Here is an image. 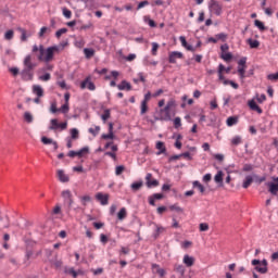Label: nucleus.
<instances>
[{"mask_svg":"<svg viewBox=\"0 0 278 278\" xmlns=\"http://www.w3.org/2000/svg\"><path fill=\"white\" fill-rule=\"evenodd\" d=\"M210 229V225L207 223L200 224V231H207Z\"/></svg>","mask_w":278,"mask_h":278,"instance_id":"nucleus-60","label":"nucleus"},{"mask_svg":"<svg viewBox=\"0 0 278 278\" xmlns=\"http://www.w3.org/2000/svg\"><path fill=\"white\" fill-rule=\"evenodd\" d=\"M149 112V105H147V101H141V112L140 114H147Z\"/></svg>","mask_w":278,"mask_h":278,"instance_id":"nucleus-43","label":"nucleus"},{"mask_svg":"<svg viewBox=\"0 0 278 278\" xmlns=\"http://www.w3.org/2000/svg\"><path fill=\"white\" fill-rule=\"evenodd\" d=\"M68 110H71V108L68 106V103H64L60 109L59 112H61L62 114H68Z\"/></svg>","mask_w":278,"mask_h":278,"instance_id":"nucleus-41","label":"nucleus"},{"mask_svg":"<svg viewBox=\"0 0 278 278\" xmlns=\"http://www.w3.org/2000/svg\"><path fill=\"white\" fill-rule=\"evenodd\" d=\"M252 266H255L254 270L261 275H266V273H268V261L266 258L263 261L257 258L252 260Z\"/></svg>","mask_w":278,"mask_h":278,"instance_id":"nucleus-5","label":"nucleus"},{"mask_svg":"<svg viewBox=\"0 0 278 278\" xmlns=\"http://www.w3.org/2000/svg\"><path fill=\"white\" fill-rule=\"evenodd\" d=\"M177 108V101L175 99H169L164 109L156 111L154 115V121H173L170 113Z\"/></svg>","mask_w":278,"mask_h":278,"instance_id":"nucleus-2","label":"nucleus"},{"mask_svg":"<svg viewBox=\"0 0 278 278\" xmlns=\"http://www.w3.org/2000/svg\"><path fill=\"white\" fill-rule=\"evenodd\" d=\"M84 53H85V56L87 58V60H90V58H92L94 55V50L91 48H85Z\"/></svg>","mask_w":278,"mask_h":278,"instance_id":"nucleus-32","label":"nucleus"},{"mask_svg":"<svg viewBox=\"0 0 278 278\" xmlns=\"http://www.w3.org/2000/svg\"><path fill=\"white\" fill-rule=\"evenodd\" d=\"M258 103H264L266 101V94L262 93L260 97L256 98Z\"/></svg>","mask_w":278,"mask_h":278,"instance_id":"nucleus-62","label":"nucleus"},{"mask_svg":"<svg viewBox=\"0 0 278 278\" xmlns=\"http://www.w3.org/2000/svg\"><path fill=\"white\" fill-rule=\"evenodd\" d=\"M88 153H90V148L88 146L76 151L77 157H84L85 155H88Z\"/></svg>","mask_w":278,"mask_h":278,"instance_id":"nucleus-21","label":"nucleus"},{"mask_svg":"<svg viewBox=\"0 0 278 278\" xmlns=\"http://www.w3.org/2000/svg\"><path fill=\"white\" fill-rule=\"evenodd\" d=\"M66 31H68L67 28H61V29L56 30V33H55L56 38H61L62 34H66Z\"/></svg>","mask_w":278,"mask_h":278,"instance_id":"nucleus-56","label":"nucleus"},{"mask_svg":"<svg viewBox=\"0 0 278 278\" xmlns=\"http://www.w3.org/2000/svg\"><path fill=\"white\" fill-rule=\"evenodd\" d=\"M224 173L223 170L217 172V174L214 177V181L215 184H219V187L223 188L224 184H223V177H224Z\"/></svg>","mask_w":278,"mask_h":278,"instance_id":"nucleus-19","label":"nucleus"},{"mask_svg":"<svg viewBox=\"0 0 278 278\" xmlns=\"http://www.w3.org/2000/svg\"><path fill=\"white\" fill-rule=\"evenodd\" d=\"M232 58H233V54H231V52L222 54V60H225V62H229Z\"/></svg>","mask_w":278,"mask_h":278,"instance_id":"nucleus-49","label":"nucleus"},{"mask_svg":"<svg viewBox=\"0 0 278 278\" xmlns=\"http://www.w3.org/2000/svg\"><path fill=\"white\" fill-rule=\"evenodd\" d=\"M64 273H66V275H72V277H74V278H77V271H75V268L65 267Z\"/></svg>","mask_w":278,"mask_h":278,"instance_id":"nucleus-42","label":"nucleus"},{"mask_svg":"<svg viewBox=\"0 0 278 278\" xmlns=\"http://www.w3.org/2000/svg\"><path fill=\"white\" fill-rule=\"evenodd\" d=\"M88 131L89 134H92L94 138H97V136H99V131H101V127L96 126L94 128H89Z\"/></svg>","mask_w":278,"mask_h":278,"instance_id":"nucleus-37","label":"nucleus"},{"mask_svg":"<svg viewBox=\"0 0 278 278\" xmlns=\"http://www.w3.org/2000/svg\"><path fill=\"white\" fill-rule=\"evenodd\" d=\"M10 227V219L5 217L4 219L0 217V229H8Z\"/></svg>","mask_w":278,"mask_h":278,"instance_id":"nucleus-24","label":"nucleus"},{"mask_svg":"<svg viewBox=\"0 0 278 278\" xmlns=\"http://www.w3.org/2000/svg\"><path fill=\"white\" fill-rule=\"evenodd\" d=\"M151 177H153L152 174H147L146 176L147 188H157V186H160V181H157V179L151 180Z\"/></svg>","mask_w":278,"mask_h":278,"instance_id":"nucleus-10","label":"nucleus"},{"mask_svg":"<svg viewBox=\"0 0 278 278\" xmlns=\"http://www.w3.org/2000/svg\"><path fill=\"white\" fill-rule=\"evenodd\" d=\"M143 65L144 66H157V61H151L149 56H146L143 59Z\"/></svg>","mask_w":278,"mask_h":278,"instance_id":"nucleus-30","label":"nucleus"},{"mask_svg":"<svg viewBox=\"0 0 278 278\" xmlns=\"http://www.w3.org/2000/svg\"><path fill=\"white\" fill-rule=\"evenodd\" d=\"M146 5H149L148 0L139 2L138 7H137V10H142V8H144Z\"/></svg>","mask_w":278,"mask_h":278,"instance_id":"nucleus-61","label":"nucleus"},{"mask_svg":"<svg viewBox=\"0 0 278 278\" xmlns=\"http://www.w3.org/2000/svg\"><path fill=\"white\" fill-rule=\"evenodd\" d=\"M80 88L81 90H86V88H88V90L97 89V87L94 86V83L90 80V77H87L85 80L81 81Z\"/></svg>","mask_w":278,"mask_h":278,"instance_id":"nucleus-9","label":"nucleus"},{"mask_svg":"<svg viewBox=\"0 0 278 278\" xmlns=\"http://www.w3.org/2000/svg\"><path fill=\"white\" fill-rule=\"evenodd\" d=\"M215 38H217V40H222V42H225L227 40V34L219 33L215 36Z\"/></svg>","mask_w":278,"mask_h":278,"instance_id":"nucleus-47","label":"nucleus"},{"mask_svg":"<svg viewBox=\"0 0 278 278\" xmlns=\"http://www.w3.org/2000/svg\"><path fill=\"white\" fill-rule=\"evenodd\" d=\"M4 38H5V40H12L14 38V30H8L4 34Z\"/></svg>","mask_w":278,"mask_h":278,"instance_id":"nucleus-50","label":"nucleus"},{"mask_svg":"<svg viewBox=\"0 0 278 278\" xmlns=\"http://www.w3.org/2000/svg\"><path fill=\"white\" fill-rule=\"evenodd\" d=\"M40 81H49V79H51V74L46 73L42 76H39Z\"/></svg>","mask_w":278,"mask_h":278,"instance_id":"nucleus-57","label":"nucleus"},{"mask_svg":"<svg viewBox=\"0 0 278 278\" xmlns=\"http://www.w3.org/2000/svg\"><path fill=\"white\" fill-rule=\"evenodd\" d=\"M24 68L21 72L24 81H31L34 79V68L37 64L31 62V54H27L23 62Z\"/></svg>","mask_w":278,"mask_h":278,"instance_id":"nucleus-3","label":"nucleus"},{"mask_svg":"<svg viewBox=\"0 0 278 278\" xmlns=\"http://www.w3.org/2000/svg\"><path fill=\"white\" fill-rule=\"evenodd\" d=\"M274 181H276V182H267V186L269 188L270 194H274V197H277V192H278V177L274 178Z\"/></svg>","mask_w":278,"mask_h":278,"instance_id":"nucleus-12","label":"nucleus"},{"mask_svg":"<svg viewBox=\"0 0 278 278\" xmlns=\"http://www.w3.org/2000/svg\"><path fill=\"white\" fill-rule=\"evenodd\" d=\"M81 205H84V207H86L88 205V203H90L92 201V198L90 195H83L79 198Z\"/></svg>","mask_w":278,"mask_h":278,"instance_id":"nucleus-27","label":"nucleus"},{"mask_svg":"<svg viewBox=\"0 0 278 278\" xmlns=\"http://www.w3.org/2000/svg\"><path fill=\"white\" fill-rule=\"evenodd\" d=\"M61 197L63 198V203L65 206V213L68 215L71 214V210L73 207V193L71 192V190H64L61 193Z\"/></svg>","mask_w":278,"mask_h":278,"instance_id":"nucleus-4","label":"nucleus"},{"mask_svg":"<svg viewBox=\"0 0 278 278\" xmlns=\"http://www.w3.org/2000/svg\"><path fill=\"white\" fill-rule=\"evenodd\" d=\"M174 126L176 129H179V127L181 126V117H176L174 119Z\"/></svg>","mask_w":278,"mask_h":278,"instance_id":"nucleus-58","label":"nucleus"},{"mask_svg":"<svg viewBox=\"0 0 278 278\" xmlns=\"http://www.w3.org/2000/svg\"><path fill=\"white\" fill-rule=\"evenodd\" d=\"M175 270L181 277H184V275H186V267L184 265H175Z\"/></svg>","mask_w":278,"mask_h":278,"instance_id":"nucleus-29","label":"nucleus"},{"mask_svg":"<svg viewBox=\"0 0 278 278\" xmlns=\"http://www.w3.org/2000/svg\"><path fill=\"white\" fill-rule=\"evenodd\" d=\"M179 40H180L182 47H185V49H187V51H191L192 53H194V51H197V50L194 49V47L188 45V41L186 40V37L180 36V37H179Z\"/></svg>","mask_w":278,"mask_h":278,"instance_id":"nucleus-15","label":"nucleus"},{"mask_svg":"<svg viewBox=\"0 0 278 278\" xmlns=\"http://www.w3.org/2000/svg\"><path fill=\"white\" fill-rule=\"evenodd\" d=\"M164 231H165V228H164V227H162V226H156V229H155V232H154V235H153V238H154L155 240H157V238H160V235H161V233H164Z\"/></svg>","mask_w":278,"mask_h":278,"instance_id":"nucleus-28","label":"nucleus"},{"mask_svg":"<svg viewBox=\"0 0 278 278\" xmlns=\"http://www.w3.org/2000/svg\"><path fill=\"white\" fill-rule=\"evenodd\" d=\"M241 143H242V137L240 136H236L231 140V144H233V147H238V144H241Z\"/></svg>","mask_w":278,"mask_h":278,"instance_id":"nucleus-40","label":"nucleus"},{"mask_svg":"<svg viewBox=\"0 0 278 278\" xmlns=\"http://www.w3.org/2000/svg\"><path fill=\"white\" fill-rule=\"evenodd\" d=\"M103 140H114V132L103 134L102 135Z\"/></svg>","mask_w":278,"mask_h":278,"instance_id":"nucleus-51","label":"nucleus"},{"mask_svg":"<svg viewBox=\"0 0 278 278\" xmlns=\"http://www.w3.org/2000/svg\"><path fill=\"white\" fill-rule=\"evenodd\" d=\"M184 59V53L179 51H173L169 53L168 62L169 64H177V60Z\"/></svg>","mask_w":278,"mask_h":278,"instance_id":"nucleus-8","label":"nucleus"},{"mask_svg":"<svg viewBox=\"0 0 278 278\" xmlns=\"http://www.w3.org/2000/svg\"><path fill=\"white\" fill-rule=\"evenodd\" d=\"M60 51V46H52L49 47L47 50L45 49V46L40 45L39 47L37 45L33 46V53H38L37 54V60L39 62H46L49 64L51 60H53V54L59 53Z\"/></svg>","mask_w":278,"mask_h":278,"instance_id":"nucleus-1","label":"nucleus"},{"mask_svg":"<svg viewBox=\"0 0 278 278\" xmlns=\"http://www.w3.org/2000/svg\"><path fill=\"white\" fill-rule=\"evenodd\" d=\"M63 16H65V18H71V16H73V12H71V10L64 8L63 9Z\"/></svg>","mask_w":278,"mask_h":278,"instance_id":"nucleus-54","label":"nucleus"},{"mask_svg":"<svg viewBox=\"0 0 278 278\" xmlns=\"http://www.w3.org/2000/svg\"><path fill=\"white\" fill-rule=\"evenodd\" d=\"M24 121L25 123H28V124L34 123V115L30 112L26 111L24 113Z\"/></svg>","mask_w":278,"mask_h":278,"instance_id":"nucleus-26","label":"nucleus"},{"mask_svg":"<svg viewBox=\"0 0 278 278\" xmlns=\"http://www.w3.org/2000/svg\"><path fill=\"white\" fill-rule=\"evenodd\" d=\"M226 124L228 127H233V125H238V117L237 116H230L227 118Z\"/></svg>","mask_w":278,"mask_h":278,"instance_id":"nucleus-22","label":"nucleus"},{"mask_svg":"<svg viewBox=\"0 0 278 278\" xmlns=\"http://www.w3.org/2000/svg\"><path fill=\"white\" fill-rule=\"evenodd\" d=\"M252 184H253V176H247L245 180L243 181L242 188L247 189Z\"/></svg>","mask_w":278,"mask_h":278,"instance_id":"nucleus-31","label":"nucleus"},{"mask_svg":"<svg viewBox=\"0 0 278 278\" xmlns=\"http://www.w3.org/2000/svg\"><path fill=\"white\" fill-rule=\"evenodd\" d=\"M156 149L159 150L156 152V155H162V153H166V146H164L163 141H157L156 142Z\"/></svg>","mask_w":278,"mask_h":278,"instance_id":"nucleus-20","label":"nucleus"},{"mask_svg":"<svg viewBox=\"0 0 278 278\" xmlns=\"http://www.w3.org/2000/svg\"><path fill=\"white\" fill-rule=\"evenodd\" d=\"M255 27H257L261 31H266V26L263 24L262 21L255 20L254 21Z\"/></svg>","mask_w":278,"mask_h":278,"instance_id":"nucleus-34","label":"nucleus"},{"mask_svg":"<svg viewBox=\"0 0 278 278\" xmlns=\"http://www.w3.org/2000/svg\"><path fill=\"white\" fill-rule=\"evenodd\" d=\"M117 218L118 220H125V218H127V208L122 207L117 213Z\"/></svg>","mask_w":278,"mask_h":278,"instance_id":"nucleus-23","label":"nucleus"},{"mask_svg":"<svg viewBox=\"0 0 278 278\" xmlns=\"http://www.w3.org/2000/svg\"><path fill=\"white\" fill-rule=\"evenodd\" d=\"M210 11L216 16H220L223 14V4L220 2L213 0L210 4Z\"/></svg>","mask_w":278,"mask_h":278,"instance_id":"nucleus-7","label":"nucleus"},{"mask_svg":"<svg viewBox=\"0 0 278 278\" xmlns=\"http://www.w3.org/2000/svg\"><path fill=\"white\" fill-rule=\"evenodd\" d=\"M193 188H198V190L201 192V194H203V192H205V187H203V185H201V182L199 180L193 181Z\"/></svg>","mask_w":278,"mask_h":278,"instance_id":"nucleus-33","label":"nucleus"},{"mask_svg":"<svg viewBox=\"0 0 278 278\" xmlns=\"http://www.w3.org/2000/svg\"><path fill=\"white\" fill-rule=\"evenodd\" d=\"M245 73L247 71L244 70V67H238V74L240 76V79H244L245 77H248Z\"/></svg>","mask_w":278,"mask_h":278,"instance_id":"nucleus-48","label":"nucleus"},{"mask_svg":"<svg viewBox=\"0 0 278 278\" xmlns=\"http://www.w3.org/2000/svg\"><path fill=\"white\" fill-rule=\"evenodd\" d=\"M125 170V167L123 165L115 167V175L119 176L123 175V172Z\"/></svg>","mask_w":278,"mask_h":278,"instance_id":"nucleus-52","label":"nucleus"},{"mask_svg":"<svg viewBox=\"0 0 278 278\" xmlns=\"http://www.w3.org/2000/svg\"><path fill=\"white\" fill-rule=\"evenodd\" d=\"M68 127V123L64 122V123H58V119L53 118L50 121V126L49 129L51 131H55L56 129H61V131H64L66 128Z\"/></svg>","mask_w":278,"mask_h":278,"instance_id":"nucleus-6","label":"nucleus"},{"mask_svg":"<svg viewBox=\"0 0 278 278\" xmlns=\"http://www.w3.org/2000/svg\"><path fill=\"white\" fill-rule=\"evenodd\" d=\"M248 45L250 46V49H257V47H260V41L248 39Z\"/></svg>","mask_w":278,"mask_h":278,"instance_id":"nucleus-35","label":"nucleus"},{"mask_svg":"<svg viewBox=\"0 0 278 278\" xmlns=\"http://www.w3.org/2000/svg\"><path fill=\"white\" fill-rule=\"evenodd\" d=\"M50 112L52 114H56V112H60V109H58V103L55 102H52L51 105H50Z\"/></svg>","mask_w":278,"mask_h":278,"instance_id":"nucleus-46","label":"nucleus"},{"mask_svg":"<svg viewBox=\"0 0 278 278\" xmlns=\"http://www.w3.org/2000/svg\"><path fill=\"white\" fill-rule=\"evenodd\" d=\"M267 79H269V81H277L278 80V72L276 74H268Z\"/></svg>","mask_w":278,"mask_h":278,"instance_id":"nucleus-53","label":"nucleus"},{"mask_svg":"<svg viewBox=\"0 0 278 278\" xmlns=\"http://www.w3.org/2000/svg\"><path fill=\"white\" fill-rule=\"evenodd\" d=\"M58 177L61 184H68L70 181L68 175L64 174L62 169L58 170Z\"/></svg>","mask_w":278,"mask_h":278,"instance_id":"nucleus-17","label":"nucleus"},{"mask_svg":"<svg viewBox=\"0 0 278 278\" xmlns=\"http://www.w3.org/2000/svg\"><path fill=\"white\" fill-rule=\"evenodd\" d=\"M117 89L127 90V92H129V90H131V84L127 80H122V83L117 85Z\"/></svg>","mask_w":278,"mask_h":278,"instance_id":"nucleus-16","label":"nucleus"},{"mask_svg":"<svg viewBox=\"0 0 278 278\" xmlns=\"http://www.w3.org/2000/svg\"><path fill=\"white\" fill-rule=\"evenodd\" d=\"M184 264L190 268L191 266H194V257L186 254L182 260Z\"/></svg>","mask_w":278,"mask_h":278,"instance_id":"nucleus-18","label":"nucleus"},{"mask_svg":"<svg viewBox=\"0 0 278 278\" xmlns=\"http://www.w3.org/2000/svg\"><path fill=\"white\" fill-rule=\"evenodd\" d=\"M71 140H79V130L77 128H72L70 130Z\"/></svg>","mask_w":278,"mask_h":278,"instance_id":"nucleus-25","label":"nucleus"},{"mask_svg":"<svg viewBox=\"0 0 278 278\" xmlns=\"http://www.w3.org/2000/svg\"><path fill=\"white\" fill-rule=\"evenodd\" d=\"M96 199H97V201H99V203H101V205H108V203L110 201V195L103 194L102 192H98L96 194Z\"/></svg>","mask_w":278,"mask_h":278,"instance_id":"nucleus-11","label":"nucleus"},{"mask_svg":"<svg viewBox=\"0 0 278 278\" xmlns=\"http://www.w3.org/2000/svg\"><path fill=\"white\" fill-rule=\"evenodd\" d=\"M157 49H160V43L152 42V50H151L152 55H157Z\"/></svg>","mask_w":278,"mask_h":278,"instance_id":"nucleus-45","label":"nucleus"},{"mask_svg":"<svg viewBox=\"0 0 278 278\" xmlns=\"http://www.w3.org/2000/svg\"><path fill=\"white\" fill-rule=\"evenodd\" d=\"M62 261H59V260H55L54 262H53V265H54V267L55 268H62Z\"/></svg>","mask_w":278,"mask_h":278,"instance_id":"nucleus-64","label":"nucleus"},{"mask_svg":"<svg viewBox=\"0 0 278 278\" xmlns=\"http://www.w3.org/2000/svg\"><path fill=\"white\" fill-rule=\"evenodd\" d=\"M143 182L142 181H137V182H132L130 185L131 190H134L135 192H137V190H140V188H142Z\"/></svg>","mask_w":278,"mask_h":278,"instance_id":"nucleus-36","label":"nucleus"},{"mask_svg":"<svg viewBox=\"0 0 278 278\" xmlns=\"http://www.w3.org/2000/svg\"><path fill=\"white\" fill-rule=\"evenodd\" d=\"M21 34V40L22 42H26L27 40V30L25 28H17Z\"/></svg>","mask_w":278,"mask_h":278,"instance_id":"nucleus-38","label":"nucleus"},{"mask_svg":"<svg viewBox=\"0 0 278 278\" xmlns=\"http://www.w3.org/2000/svg\"><path fill=\"white\" fill-rule=\"evenodd\" d=\"M110 116H111L110 109L104 110V113L101 115L103 123H105L108 118H110Z\"/></svg>","mask_w":278,"mask_h":278,"instance_id":"nucleus-44","label":"nucleus"},{"mask_svg":"<svg viewBox=\"0 0 278 278\" xmlns=\"http://www.w3.org/2000/svg\"><path fill=\"white\" fill-rule=\"evenodd\" d=\"M100 241L102 242V244H108V236H105L104 233H101Z\"/></svg>","mask_w":278,"mask_h":278,"instance_id":"nucleus-63","label":"nucleus"},{"mask_svg":"<svg viewBox=\"0 0 278 278\" xmlns=\"http://www.w3.org/2000/svg\"><path fill=\"white\" fill-rule=\"evenodd\" d=\"M41 142L43 144H53V139L47 138V137H41Z\"/></svg>","mask_w":278,"mask_h":278,"instance_id":"nucleus-55","label":"nucleus"},{"mask_svg":"<svg viewBox=\"0 0 278 278\" xmlns=\"http://www.w3.org/2000/svg\"><path fill=\"white\" fill-rule=\"evenodd\" d=\"M248 105H249L250 110H252L253 112H257V114H262L264 112L262 110V108H260V105H257L255 100H250Z\"/></svg>","mask_w":278,"mask_h":278,"instance_id":"nucleus-13","label":"nucleus"},{"mask_svg":"<svg viewBox=\"0 0 278 278\" xmlns=\"http://www.w3.org/2000/svg\"><path fill=\"white\" fill-rule=\"evenodd\" d=\"M238 68H243V71H247V58H242L238 61Z\"/></svg>","mask_w":278,"mask_h":278,"instance_id":"nucleus-39","label":"nucleus"},{"mask_svg":"<svg viewBox=\"0 0 278 278\" xmlns=\"http://www.w3.org/2000/svg\"><path fill=\"white\" fill-rule=\"evenodd\" d=\"M169 210L175 211V212H184V208H181V206H179L177 204L169 206Z\"/></svg>","mask_w":278,"mask_h":278,"instance_id":"nucleus-59","label":"nucleus"},{"mask_svg":"<svg viewBox=\"0 0 278 278\" xmlns=\"http://www.w3.org/2000/svg\"><path fill=\"white\" fill-rule=\"evenodd\" d=\"M33 93L36 94L38 98L45 97V89L40 85L33 86Z\"/></svg>","mask_w":278,"mask_h":278,"instance_id":"nucleus-14","label":"nucleus"}]
</instances>
